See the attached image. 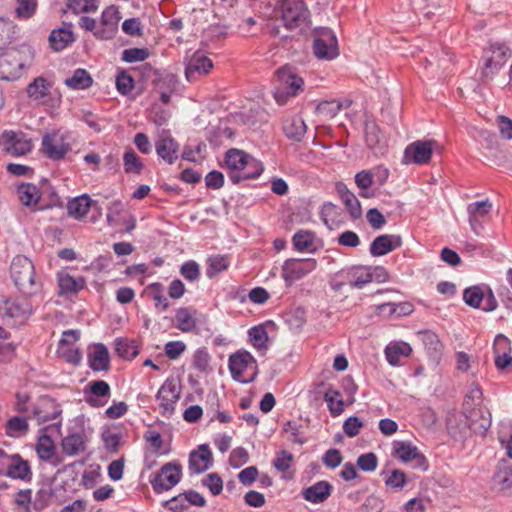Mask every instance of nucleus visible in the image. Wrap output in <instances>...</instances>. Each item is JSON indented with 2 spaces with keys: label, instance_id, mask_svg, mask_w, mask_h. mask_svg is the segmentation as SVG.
Segmentation results:
<instances>
[{
  "label": "nucleus",
  "instance_id": "1",
  "mask_svg": "<svg viewBox=\"0 0 512 512\" xmlns=\"http://www.w3.org/2000/svg\"><path fill=\"white\" fill-rule=\"evenodd\" d=\"M462 413L473 421L475 433L485 436L492 424L490 411L483 405V391L478 383L472 382L464 396Z\"/></svg>",
  "mask_w": 512,
  "mask_h": 512
},
{
  "label": "nucleus",
  "instance_id": "2",
  "mask_svg": "<svg viewBox=\"0 0 512 512\" xmlns=\"http://www.w3.org/2000/svg\"><path fill=\"white\" fill-rule=\"evenodd\" d=\"M276 9L280 12L284 27L290 31L303 33L311 23L305 0H277Z\"/></svg>",
  "mask_w": 512,
  "mask_h": 512
},
{
  "label": "nucleus",
  "instance_id": "3",
  "mask_svg": "<svg viewBox=\"0 0 512 512\" xmlns=\"http://www.w3.org/2000/svg\"><path fill=\"white\" fill-rule=\"evenodd\" d=\"M278 85L273 89V98L278 105H285L290 99L304 91V79L290 66L280 67L276 71Z\"/></svg>",
  "mask_w": 512,
  "mask_h": 512
},
{
  "label": "nucleus",
  "instance_id": "4",
  "mask_svg": "<svg viewBox=\"0 0 512 512\" xmlns=\"http://www.w3.org/2000/svg\"><path fill=\"white\" fill-rule=\"evenodd\" d=\"M511 57V50L506 43L489 41L483 49L481 77L491 79L497 75L503 65Z\"/></svg>",
  "mask_w": 512,
  "mask_h": 512
},
{
  "label": "nucleus",
  "instance_id": "5",
  "mask_svg": "<svg viewBox=\"0 0 512 512\" xmlns=\"http://www.w3.org/2000/svg\"><path fill=\"white\" fill-rule=\"evenodd\" d=\"M11 278L18 290L27 295L37 292L35 267L33 262L24 255H16L10 265Z\"/></svg>",
  "mask_w": 512,
  "mask_h": 512
},
{
  "label": "nucleus",
  "instance_id": "6",
  "mask_svg": "<svg viewBox=\"0 0 512 512\" xmlns=\"http://www.w3.org/2000/svg\"><path fill=\"white\" fill-rule=\"evenodd\" d=\"M228 368L234 381L248 384L255 380L258 374V364L255 357L247 350H238L228 359Z\"/></svg>",
  "mask_w": 512,
  "mask_h": 512
},
{
  "label": "nucleus",
  "instance_id": "7",
  "mask_svg": "<svg viewBox=\"0 0 512 512\" xmlns=\"http://www.w3.org/2000/svg\"><path fill=\"white\" fill-rule=\"evenodd\" d=\"M88 435L84 416L77 417L74 425L68 428L67 435L61 440L62 452L67 456H77L87 449Z\"/></svg>",
  "mask_w": 512,
  "mask_h": 512
},
{
  "label": "nucleus",
  "instance_id": "8",
  "mask_svg": "<svg viewBox=\"0 0 512 512\" xmlns=\"http://www.w3.org/2000/svg\"><path fill=\"white\" fill-rule=\"evenodd\" d=\"M313 53L319 60L331 61L339 55L338 41L334 31L328 27L313 29Z\"/></svg>",
  "mask_w": 512,
  "mask_h": 512
},
{
  "label": "nucleus",
  "instance_id": "9",
  "mask_svg": "<svg viewBox=\"0 0 512 512\" xmlns=\"http://www.w3.org/2000/svg\"><path fill=\"white\" fill-rule=\"evenodd\" d=\"M2 151L12 157H22L32 151V140L21 130H4L0 134Z\"/></svg>",
  "mask_w": 512,
  "mask_h": 512
},
{
  "label": "nucleus",
  "instance_id": "10",
  "mask_svg": "<svg viewBox=\"0 0 512 512\" xmlns=\"http://www.w3.org/2000/svg\"><path fill=\"white\" fill-rule=\"evenodd\" d=\"M463 301L466 305L484 312H492L498 302L492 289L487 285H473L463 291Z\"/></svg>",
  "mask_w": 512,
  "mask_h": 512
},
{
  "label": "nucleus",
  "instance_id": "11",
  "mask_svg": "<svg viewBox=\"0 0 512 512\" xmlns=\"http://www.w3.org/2000/svg\"><path fill=\"white\" fill-rule=\"evenodd\" d=\"M182 478V466L173 461L164 464L153 476H150V484L154 493L162 494L175 487Z\"/></svg>",
  "mask_w": 512,
  "mask_h": 512
},
{
  "label": "nucleus",
  "instance_id": "12",
  "mask_svg": "<svg viewBox=\"0 0 512 512\" xmlns=\"http://www.w3.org/2000/svg\"><path fill=\"white\" fill-rule=\"evenodd\" d=\"M181 384L173 377L167 378L158 392L156 399L159 401L160 413L163 417L170 418L175 412V405L180 399Z\"/></svg>",
  "mask_w": 512,
  "mask_h": 512
},
{
  "label": "nucleus",
  "instance_id": "13",
  "mask_svg": "<svg viewBox=\"0 0 512 512\" xmlns=\"http://www.w3.org/2000/svg\"><path fill=\"white\" fill-rule=\"evenodd\" d=\"M392 456L402 463H410L412 468L426 471L428 462L426 457L419 451L417 446L410 441H394Z\"/></svg>",
  "mask_w": 512,
  "mask_h": 512
},
{
  "label": "nucleus",
  "instance_id": "14",
  "mask_svg": "<svg viewBox=\"0 0 512 512\" xmlns=\"http://www.w3.org/2000/svg\"><path fill=\"white\" fill-rule=\"evenodd\" d=\"M62 432V420L46 425L39 430V436L35 444V451L41 461L53 458L56 451L53 436H59Z\"/></svg>",
  "mask_w": 512,
  "mask_h": 512
},
{
  "label": "nucleus",
  "instance_id": "15",
  "mask_svg": "<svg viewBox=\"0 0 512 512\" xmlns=\"http://www.w3.org/2000/svg\"><path fill=\"white\" fill-rule=\"evenodd\" d=\"M317 267V261L314 258L288 259L282 266L281 275L286 284L290 287L294 282L304 278Z\"/></svg>",
  "mask_w": 512,
  "mask_h": 512
},
{
  "label": "nucleus",
  "instance_id": "16",
  "mask_svg": "<svg viewBox=\"0 0 512 512\" xmlns=\"http://www.w3.org/2000/svg\"><path fill=\"white\" fill-rule=\"evenodd\" d=\"M32 314V306L27 300L9 298L0 301V317L3 320L22 323Z\"/></svg>",
  "mask_w": 512,
  "mask_h": 512
},
{
  "label": "nucleus",
  "instance_id": "17",
  "mask_svg": "<svg viewBox=\"0 0 512 512\" xmlns=\"http://www.w3.org/2000/svg\"><path fill=\"white\" fill-rule=\"evenodd\" d=\"M62 412L61 405L54 398L45 395L34 405L32 415L38 425H44L52 420H62Z\"/></svg>",
  "mask_w": 512,
  "mask_h": 512
},
{
  "label": "nucleus",
  "instance_id": "18",
  "mask_svg": "<svg viewBox=\"0 0 512 512\" xmlns=\"http://www.w3.org/2000/svg\"><path fill=\"white\" fill-rule=\"evenodd\" d=\"M121 20V15L115 5L106 7L100 17V24L94 31V36L101 40H110L114 38L118 32V24Z\"/></svg>",
  "mask_w": 512,
  "mask_h": 512
},
{
  "label": "nucleus",
  "instance_id": "19",
  "mask_svg": "<svg viewBox=\"0 0 512 512\" xmlns=\"http://www.w3.org/2000/svg\"><path fill=\"white\" fill-rule=\"evenodd\" d=\"M436 147H438V143L435 140H417L405 148L404 162L417 165L426 164Z\"/></svg>",
  "mask_w": 512,
  "mask_h": 512
},
{
  "label": "nucleus",
  "instance_id": "20",
  "mask_svg": "<svg viewBox=\"0 0 512 512\" xmlns=\"http://www.w3.org/2000/svg\"><path fill=\"white\" fill-rule=\"evenodd\" d=\"M213 68L212 60L202 51H195L185 63V78L188 82H194L198 77L207 75Z\"/></svg>",
  "mask_w": 512,
  "mask_h": 512
},
{
  "label": "nucleus",
  "instance_id": "21",
  "mask_svg": "<svg viewBox=\"0 0 512 512\" xmlns=\"http://www.w3.org/2000/svg\"><path fill=\"white\" fill-rule=\"evenodd\" d=\"M84 401L93 408L103 407L110 395V385L104 380L91 381L83 389Z\"/></svg>",
  "mask_w": 512,
  "mask_h": 512
},
{
  "label": "nucleus",
  "instance_id": "22",
  "mask_svg": "<svg viewBox=\"0 0 512 512\" xmlns=\"http://www.w3.org/2000/svg\"><path fill=\"white\" fill-rule=\"evenodd\" d=\"M213 466V456L208 444H201L189 453L188 470L191 476L201 474Z\"/></svg>",
  "mask_w": 512,
  "mask_h": 512
},
{
  "label": "nucleus",
  "instance_id": "23",
  "mask_svg": "<svg viewBox=\"0 0 512 512\" xmlns=\"http://www.w3.org/2000/svg\"><path fill=\"white\" fill-rule=\"evenodd\" d=\"M23 62L15 52H6L0 55V79L13 81L22 75Z\"/></svg>",
  "mask_w": 512,
  "mask_h": 512
},
{
  "label": "nucleus",
  "instance_id": "24",
  "mask_svg": "<svg viewBox=\"0 0 512 512\" xmlns=\"http://www.w3.org/2000/svg\"><path fill=\"white\" fill-rule=\"evenodd\" d=\"M494 363L499 371L512 366L511 342L504 334L496 335L493 343Z\"/></svg>",
  "mask_w": 512,
  "mask_h": 512
},
{
  "label": "nucleus",
  "instance_id": "25",
  "mask_svg": "<svg viewBox=\"0 0 512 512\" xmlns=\"http://www.w3.org/2000/svg\"><path fill=\"white\" fill-rule=\"evenodd\" d=\"M402 238L395 234H381L370 244L369 253L372 257H381L402 246Z\"/></svg>",
  "mask_w": 512,
  "mask_h": 512
},
{
  "label": "nucleus",
  "instance_id": "26",
  "mask_svg": "<svg viewBox=\"0 0 512 512\" xmlns=\"http://www.w3.org/2000/svg\"><path fill=\"white\" fill-rule=\"evenodd\" d=\"M41 149L47 158L58 161L65 157L70 149V145L65 143L62 138H57L54 134L46 133L42 138Z\"/></svg>",
  "mask_w": 512,
  "mask_h": 512
},
{
  "label": "nucleus",
  "instance_id": "27",
  "mask_svg": "<svg viewBox=\"0 0 512 512\" xmlns=\"http://www.w3.org/2000/svg\"><path fill=\"white\" fill-rule=\"evenodd\" d=\"M157 156L165 163L172 165L179 158V144L170 135L161 136L155 141Z\"/></svg>",
  "mask_w": 512,
  "mask_h": 512
},
{
  "label": "nucleus",
  "instance_id": "28",
  "mask_svg": "<svg viewBox=\"0 0 512 512\" xmlns=\"http://www.w3.org/2000/svg\"><path fill=\"white\" fill-rule=\"evenodd\" d=\"M333 486L325 480H320L302 490L303 499L312 504L324 503L332 494Z\"/></svg>",
  "mask_w": 512,
  "mask_h": 512
},
{
  "label": "nucleus",
  "instance_id": "29",
  "mask_svg": "<svg viewBox=\"0 0 512 512\" xmlns=\"http://www.w3.org/2000/svg\"><path fill=\"white\" fill-rule=\"evenodd\" d=\"M8 458L12 463L8 465L5 475L11 479L30 482L33 476L30 463L24 460L20 454H12Z\"/></svg>",
  "mask_w": 512,
  "mask_h": 512
},
{
  "label": "nucleus",
  "instance_id": "30",
  "mask_svg": "<svg viewBox=\"0 0 512 512\" xmlns=\"http://www.w3.org/2000/svg\"><path fill=\"white\" fill-rule=\"evenodd\" d=\"M447 429L449 434L456 440H464L471 433H475L473 421L467 417L465 413H461L458 417L449 418L447 423Z\"/></svg>",
  "mask_w": 512,
  "mask_h": 512
},
{
  "label": "nucleus",
  "instance_id": "31",
  "mask_svg": "<svg viewBox=\"0 0 512 512\" xmlns=\"http://www.w3.org/2000/svg\"><path fill=\"white\" fill-rule=\"evenodd\" d=\"M251 156V154L237 148H231L225 152L224 163L228 169L230 180L231 175H240Z\"/></svg>",
  "mask_w": 512,
  "mask_h": 512
},
{
  "label": "nucleus",
  "instance_id": "32",
  "mask_svg": "<svg viewBox=\"0 0 512 512\" xmlns=\"http://www.w3.org/2000/svg\"><path fill=\"white\" fill-rule=\"evenodd\" d=\"M88 365L94 372L108 371L110 368V355L103 343L94 344L88 352Z\"/></svg>",
  "mask_w": 512,
  "mask_h": 512
},
{
  "label": "nucleus",
  "instance_id": "33",
  "mask_svg": "<svg viewBox=\"0 0 512 512\" xmlns=\"http://www.w3.org/2000/svg\"><path fill=\"white\" fill-rule=\"evenodd\" d=\"M366 265H353L336 272V277L345 278L352 289H362L367 285Z\"/></svg>",
  "mask_w": 512,
  "mask_h": 512
},
{
  "label": "nucleus",
  "instance_id": "34",
  "mask_svg": "<svg viewBox=\"0 0 512 512\" xmlns=\"http://www.w3.org/2000/svg\"><path fill=\"white\" fill-rule=\"evenodd\" d=\"M335 189L341 200L343 201L345 208L352 219H358L362 216V208L360 201L355 194L350 191L347 185L343 182H337Z\"/></svg>",
  "mask_w": 512,
  "mask_h": 512
},
{
  "label": "nucleus",
  "instance_id": "35",
  "mask_svg": "<svg viewBox=\"0 0 512 512\" xmlns=\"http://www.w3.org/2000/svg\"><path fill=\"white\" fill-rule=\"evenodd\" d=\"M51 87V82L43 76H38L28 84L26 93L27 96L37 104H44L46 102V98L50 95Z\"/></svg>",
  "mask_w": 512,
  "mask_h": 512
},
{
  "label": "nucleus",
  "instance_id": "36",
  "mask_svg": "<svg viewBox=\"0 0 512 512\" xmlns=\"http://www.w3.org/2000/svg\"><path fill=\"white\" fill-rule=\"evenodd\" d=\"M307 126L301 116L294 115L283 121V132L285 136L294 142H301L306 133Z\"/></svg>",
  "mask_w": 512,
  "mask_h": 512
},
{
  "label": "nucleus",
  "instance_id": "37",
  "mask_svg": "<svg viewBox=\"0 0 512 512\" xmlns=\"http://www.w3.org/2000/svg\"><path fill=\"white\" fill-rule=\"evenodd\" d=\"M412 353V347L404 341H392L384 349L387 362L391 366H398L401 357H409Z\"/></svg>",
  "mask_w": 512,
  "mask_h": 512
},
{
  "label": "nucleus",
  "instance_id": "38",
  "mask_svg": "<svg viewBox=\"0 0 512 512\" xmlns=\"http://www.w3.org/2000/svg\"><path fill=\"white\" fill-rule=\"evenodd\" d=\"M57 280L60 295L76 294L86 285L84 277L75 278L68 273H59Z\"/></svg>",
  "mask_w": 512,
  "mask_h": 512
},
{
  "label": "nucleus",
  "instance_id": "39",
  "mask_svg": "<svg viewBox=\"0 0 512 512\" xmlns=\"http://www.w3.org/2000/svg\"><path fill=\"white\" fill-rule=\"evenodd\" d=\"M264 171L263 163L251 156L240 175H231V182L239 184L242 181L257 179Z\"/></svg>",
  "mask_w": 512,
  "mask_h": 512
},
{
  "label": "nucleus",
  "instance_id": "40",
  "mask_svg": "<svg viewBox=\"0 0 512 512\" xmlns=\"http://www.w3.org/2000/svg\"><path fill=\"white\" fill-rule=\"evenodd\" d=\"M91 206V198L87 194H82L68 201L67 212L69 216L80 220L87 215Z\"/></svg>",
  "mask_w": 512,
  "mask_h": 512
},
{
  "label": "nucleus",
  "instance_id": "41",
  "mask_svg": "<svg viewBox=\"0 0 512 512\" xmlns=\"http://www.w3.org/2000/svg\"><path fill=\"white\" fill-rule=\"evenodd\" d=\"M75 41L72 30L67 28L53 29L49 35V44L52 50L59 52Z\"/></svg>",
  "mask_w": 512,
  "mask_h": 512
},
{
  "label": "nucleus",
  "instance_id": "42",
  "mask_svg": "<svg viewBox=\"0 0 512 512\" xmlns=\"http://www.w3.org/2000/svg\"><path fill=\"white\" fill-rule=\"evenodd\" d=\"M64 84L72 90H85L92 86L93 79L86 69L77 68L64 80Z\"/></svg>",
  "mask_w": 512,
  "mask_h": 512
},
{
  "label": "nucleus",
  "instance_id": "43",
  "mask_svg": "<svg viewBox=\"0 0 512 512\" xmlns=\"http://www.w3.org/2000/svg\"><path fill=\"white\" fill-rule=\"evenodd\" d=\"M196 310L190 307H180L176 310V328L182 332H191L196 328Z\"/></svg>",
  "mask_w": 512,
  "mask_h": 512
},
{
  "label": "nucleus",
  "instance_id": "44",
  "mask_svg": "<svg viewBox=\"0 0 512 512\" xmlns=\"http://www.w3.org/2000/svg\"><path fill=\"white\" fill-rule=\"evenodd\" d=\"M315 238V233L311 230L301 229L297 231L292 237L294 250L297 252H314L316 250L313 247Z\"/></svg>",
  "mask_w": 512,
  "mask_h": 512
},
{
  "label": "nucleus",
  "instance_id": "45",
  "mask_svg": "<svg viewBox=\"0 0 512 512\" xmlns=\"http://www.w3.org/2000/svg\"><path fill=\"white\" fill-rule=\"evenodd\" d=\"M365 142L369 149L373 151H380L383 148V136L379 126L373 122L368 121L365 123L364 128Z\"/></svg>",
  "mask_w": 512,
  "mask_h": 512
},
{
  "label": "nucleus",
  "instance_id": "46",
  "mask_svg": "<svg viewBox=\"0 0 512 512\" xmlns=\"http://www.w3.org/2000/svg\"><path fill=\"white\" fill-rule=\"evenodd\" d=\"M17 194L20 202L26 207L37 204L41 198L37 186L31 183H21L17 187Z\"/></svg>",
  "mask_w": 512,
  "mask_h": 512
},
{
  "label": "nucleus",
  "instance_id": "47",
  "mask_svg": "<svg viewBox=\"0 0 512 512\" xmlns=\"http://www.w3.org/2000/svg\"><path fill=\"white\" fill-rule=\"evenodd\" d=\"M114 342L116 353L125 360H132L139 354L138 345L135 340L118 337Z\"/></svg>",
  "mask_w": 512,
  "mask_h": 512
},
{
  "label": "nucleus",
  "instance_id": "48",
  "mask_svg": "<svg viewBox=\"0 0 512 512\" xmlns=\"http://www.w3.org/2000/svg\"><path fill=\"white\" fill-rule=\"evenodd\" d=\"M492 209V203L488 200H481L470 203L467 206V212L469 216V223L472 230H475L476 218L484 217L490 213Z\"/></svg>",
  "mask_w": 512,
  "mask_h": 512
},
{
  "label": "nucleus",
  "instance_id": "49",
  "mask_svg": "<svg viewBox=\"0 0 512 512\" xmlns=\"http://www.w3.org/2000/svg\"><path fill=\"white\" fill-rule=\"evenodd\" d=\"M381 475H385L384 483L391 490H401L408 483L407 475L400 469H393L390 472L382 471Z\"/></svg>",
  "mask_w": 512,
  "mask_h": 512
},
{
  "label": "nucleus",
  "instance_id": "50",
  "mask_svg": "<svg viewBox=\"0 0 512 512\" xmlns=\"http://www.w3.org/2000/svg\"><path fill=\"white\" fill-rule=\"evenodd\" d=\"M116 89L122 96L129 95L135 87V80L126 69L117 68L115 76Z\"/></svg>",
  "mask_w": 512,
  "mask_h": 512
},
{
  "label": "nucleus",
  "instance_id": "51",
  "mask_svg": "<svg viewBox=\"0 0 512 512\" xmlns=\"http://www.w3.org/2000/svg\"><path fill=\"white\" fill-rule=\"evenodd\" d=\"M423 345L429 356L438 358L441 356L443 345L439 337L432 331L425 330L421 332Z\"/></svg>",
  "mask_w": 512,
  "mask_h": 512
},
{
  "label": "nucleus",
  "instance_id": "52",
  "mask_svg": "<svg viewBox=\"0 0 512 512\" xmlns=\"http://www.w3.org/2000/svg\"><path fill=\"white\" fill-rule=\"evenodd\" d=\"M249 340L259 350L268 348V333L263 324L255 325L248 329Z\"/></svg>",
  "mask_w": 512,
  "mask_h": 512
},
{
  "label": "nucleus",
  "instance_id": "53",
  "mask_svg": "<svg viewBox=\"0 0 512 512\" xmlns=\"http://www.w3.org/2000/svg\"><path fill=\"white\" fill-rule=\"evenodd\" d=\"M324 400L333 416L340 415L343 412L344 402L338 390L328 388L324 393Z\"/></svg>",
  "mask_w": 512,
  "mask_h": 512
},
{
  "label": "nucleus",
  "instance_id": "54",
  "mask_svg": "<svg viewBox=\"0 0 512 512\" xmlns=\"http://www.w3.org/2000/svg\"><path fill=\"white\" fill-rule=\"evenodd\" d=\"M355 183L360 189V196L363 198H372L375 193L370 190L373 184V175L369 170H362L355 175Z\"/></svg>",
  "mask_w": 512,
  "mask_h": 512
},
{
  "label": "nucleus",
  "instance_id": "55",
  "mask_svg": "<svg viewBox=\"0 0 512 512\" xmlns=\"http://www.w3.org/2000/svg\"><path fill=\"white\" fill-rule=\"evenodd\" d=\"M53 495L54 492L51 484H42V486L35 493L34 501L32 503L33 509L36 511H40L47 507L51 499L53 498Z\"/></svg>",
  "mask_w": 512,
  "mask_h": 512
},
{
  "label": "nucleus",
  "instance_id": "56",
  "mask_svg": "<svg viewBox=\"0 0 512 512\" xmlns=\"http://www.w3.org/2000/svg\"><path fill=\"white\" fill-rule=\"evenodd\" d=\"M229 266L228 260L225 256L214 255L207 259L206 276L213 279L218 274L227 270Z\"/></svg>",
  "mask_w": 512,
  "mask_h": 512
},
{
  "label": "nucleus",
  "instance_id": "57",
  "mask_svg": "<svg viewBox=\"0 0 512 512\" xmlns=\"http://www.w3.org/2000/svg\"><path fill=\"white\" fill-rule=\"evenodd\" d=\"M29 430L27 418L13 416L6 422L5 432L10 437H17L19 434H25Z\"/></svg>",
  "mask_w": 512,
  "mask_h": 512
},
{
  "label": "nucleus",
  "instance_id": "58",
  "mask_svg": "<svg viewBox=\"0 0 512 512\" xmlns=\"http://www.w3.org/2000/svg\"><path fill=\"white\" fill-rule=\"evenodd\" d=\"M493 480L500 485L502 489L512 487V465L506 461L501 463L493 475Z\"/></svg>",
  "mask_w": 512,
  "mask_h": 512
},
{
  "label": "nucleus",
  "instance_id": "59",
  "mask_svg": "<svg viewBox=\"0 0 512 512\" xmlns=\"http://www.w3.org/2000/svg\"><path fill=\"white\" fill-rule=\"evenodd\" d=\"M381 311L388 310V315L403 317L408 316L414 311V306L410 302H388L379 306Z\"/></svg>",
  "mask_w": 512,
  "mask_h": 512
},
{
  "label": "nucleus",
  "instance_id": "60",
  "mask_svg": "<svg viewBox=\"0 0 512 512\" xmlns=\"http://www.w3.org/2000/svg\"><path fill=\"white\" fill-rule=\"evenodd\" d=\"M150 51L146 47L138 48H128L124 49L121 55V60L126 63H135L145 61L150 57Z\"/></svg>",
  "mask_w": 512,
  "mask_h": 512
},
{
  "label": "nucleus",
  "instance_id": "61",
  "mask_svg": "<svg viewBox=\"0 0 512 512\" xmlns=\"http://www.w3.org/2000/svg\"><path fill=\"white\" fill-rule=\"evenodd\" d=\"M340 216V208L332 202H325L320 210V218L323 223L329 228L337 221Z\"/></svg>",
  "mask_w": 512,
  "mask_h": 512
},
{
  "label": "nucleus",
  "instance_id": "62",
  "mask_svg": "<svg viewBox=\"0 0 512 512\" xmlns=\"http://www.w3.org/2000/svg\"><path fill=\"white\" fill-rule=\"evenodd\" d=\"M123 166L126 173L140 174L143 163L133 150L126 151L123 155Z\"/></svg>",
  "mask_w": 512,
  "mask_h": 512
},
{
  "label": "nucleus",
  "instance_id": "63",
  "mask_svg": "<svg viewBox=\"0 0 512 512\" xmlns=\"http://www.w3.org/2000/svg\"><path fill=\"white\" fill-rule=\"evenodd\" d=\"M15 15L19 19L31 18L37 9V0H16Z\"/></svg>",
  "mask_w": 512,
  "mask_h": 512
},
{
  "label": "nucleus",
  "instance_id": "64",
  "mask_svg": "<svg viewBox=\"0 0 512 512\" xmlns=\"http://www.w3.org/2000/svg\"><path fill=\"white\" fill-rule=\"evenodd\" d=\"M180 274L188 282L198 281L201 275L200 265L195 260L185 261L180 266Z\"/></svg>",
  "mask_w": 512,
  "mask_h": 512
}]
</instances>
